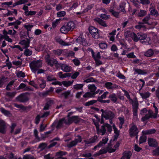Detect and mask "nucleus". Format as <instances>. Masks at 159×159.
I'll return each instance as SVG.
<instances>
[{"mask_svg":"<svg viewBox=\"0 0 159 159\" xmlns=\"http://www.w3.org/2000/svg\"><path fill=\"white\" fill-rule=\"evenodd\" d=\"M97 101V100H92L87 102L85 103L84 105L86 106H88L92 105L95 103H96Z\"/></svg>","mask_w":159,"mask_h":159,"instance_id":"obj_44","label":"nucleus"},{"mask_svg":"<svg viewBox=\"0 0 159 159\" xmlns=\"http://www.w3.org/2000/svg\"><path fill=\"white\" fill-rule=\"evenodd\" d=\"M0 111L6 116H11V114L10 111L6 110L2 107L0 108Z\"/></svg>","mask_w":159,"mask_h":159,"instance_id":"obj_27","label":"nucleus"},{"mask_svg":"<svg viewBox=\"0 0 159 159\" xmlns=\"http://www.w3.org/2000/svg\"><path fill=\"white\" fill-rule=\"evenodd\" d=\"M156 130L154 129H152L146 130L143 131L142 133L145 135L153 134L156 132Z\"/></svg>","mask_w":159,"mask_h":159,"instance_id":"obj_25","label":"nucleus"},{"mask_svg":"<svg viewBox=\"0 0 159 159\" xmlns=\"http://www.w3.org/2000/svg\"><path fill=\"white\" fill-rule=\"evenodd\" d=\"M150 19V15H148L145 17L144 19H143L142 21L144 24H148L149 25L150 23L148 22V21Z\"/></svg>","mask_w":159,"mask_h":159,"instance_id":"obj_38","label":"nucleus"},{"mask_svg":"<svg viewBox=\"0 0 159 159\" xmlns=\"http://www.w3.org/2000/svg\"><path fill=\"white\" fill-rule=\"evenodd\" d=\"M57 41L60 44L63 45V46H66V45H69V44L67 43H66L64 41L60 39H57Z\"/></svg>","mask_w":159,"mask_h":159,"instance_id":"obj_53","label":"nucleus"},{"mask_svg":"<svg viewBox=\"0 0 159 159\" xmlns=\"http://www.w3.org/2000/svg\"><path fill=\"white\" fill-rule=\"evenodd\" d=\"M147 139L146 136L144 135L141 136L139 139V144H141L146 141Z\"/></svg>","mask_w":159,"mask_h":159,"instance_id":"obj_51","label":"nucleus"},{"mask_svg":"<svg viewBox=\"0 0 159 159\" xmlns=\"http://www.w3.org/2000/svg\"><path fill=\"white\" fill-rule=\"evenodd\" d=\"M32 53V51L28 49H26L25 51L24 54L26 56H29L31 55Z\"/></svg>","mask_w":159,"mask_h":159,"instance_id":"obj_57","label":"nucleus"},{"mask_svg":"<svg viewBox=\"0 0 159 159\" xmlns=\"http://www.w3.org/2000/svg\"><path fill=\"white\" fill-rule=\"evenodd\" d=\"M109 11L114 17L116 18L119 17L120 12L116 11L112 8H110L109 10Z\"/></svg>","mask_w":159,"mask_h":159,"instance_id":"obj_29","label":"nucleus"},{"mask_svg":"<svg viewBox=\"0 0 159 159\" xmlns=\"http://www.w3.org/2000/svg\"><path fill=\"white\" fill-rule=\"evenodd\" d=\"M6 124L4 121L0 119V132L4 134L5 132Z\"/></svg>","mask_w":159,"mask_h":159,"instance_id":"obj_15","label":"nucleus"},{"mask_svg":"<svg viewBox=\"0 0 159 159\" xmlns=\"http://www.w3.org/2000/svg\"><path fill=\"white\" fill-rule=\"evenodd\" d=\"M16 76L18 78H23L25 77V74L22 71H20L16 74Z\"/></svg>","mask_w":159,"mask_h":159,"instance_id":"obj_60","label":"nucleus"},{"mask_svg":"<svg viewBox=\"0 0 159 159\" xmlns=\"http://www.w3.org/2000/svg\"><path fill=\"white\" fill-rule=\"evenodd\" d=\"M98 141V138L97 136H94L92 137L89 140L85 141V143L87 144H89L94 143Z\"/></svg>","mask_w":159,"mask_h":159,"instance_id":"obj_17","label":"nucleus"},{"mask_svg":"<svg viewBox=\"0 0 159 159\" xmlns=\"http://www.w3.org/2000/svg\"><path fill=\"white\" fill-rule=\"evenodd\" d=\"M84 82L89 83L90 82H97L98 81L95 80L93 77H90L84 81Z\"/></svg>","mask_w":159,"mask_h":159,"instance_id":"obj_52","label":"nucleus"},{"mask_svg":"<svg viewBox=\"0 0 159 159\" xmlns=\"http://www.w3.org/2000/svg\"><path fill=\"white\" fill-rule=\"evenodd\" d=\"M94 123L96 128L97 134H99L100 133H102L101 135H104L106 131V129L105 128V126L102 125L101 129H100L99 128V125L98 123Z\"/></svg>","mask_w":159,"mask_h":159,"instance_id":"obj_9","label":"nucleus"},{"mask_svg":"<svg viewBox=\"0 0 159 159\" xmlns=\"http://www.w3.org/2000/svg\"><path fill=\"white\" fill-rule=\"evenodd\" d=\"M67 153L66 152L62 151H60L58 152H57L56 153L55 156L59 158H61V157H62L61 156L66 155Z\"/></svg>","mask_w":159,"mask_h":159,"instance_id":"obj_30","label":"nucleus"},{"mask_svg":"<svg viewBox=\"0 0 159 159\" xmlns=\"http://www.w3.org/2000/svg\"><path fill=\"white\" fill-rule=\"evenodd\" d=\"M25 15L28 16L30 15H35L36 12L35 11H25Z\"/></svg>","mask_w":159,"mask_h":159,"instance_id":"obj_58","label":"nucleus"},{"mask_svg":"<svg viewBox=\"0 0 159 159\" xmlns=\"http://www.w3.org/2000/svg\"><path fill=\"white\" fill-rule=\"evenodd\" d=\"M16 93V92H7L6 93V95L10 98H13L14 97Z\"/></svg>","mask_w":159,"mask_h":159,"instance_id":"obj_54","label":"nucleus"},{"mask_svg":"<svg viewBox=\"0 0 159 159\" xmlns=\"http://www.w3.org/2000/svg\"><path fill=\"white\" fill-rule=\"evenodd\" d=\"M108 92L107 91L105 92L100 97L98 98L97 101H99V99L102 100L103 99L105 98L106 97L107 95L108 94Z\"/></svg>","mask_w":159,"mask_h":159,"instance_id":"obj_55","label":"nucleus"},{"mask_svg":"<svg viewBox=\"0 0 159 159\" xmlns=\"http://www.w3.org/2000/svg\"><path fill=\"white\" fill-rule=\"evenodd\" d=\"M126 3L124 2H121L119 5V7L118 8V9L121 11L122 12H125V5Z\"/></svg>","mask_w":159,"mask_h":159,"instance_id":"obj_32","label":"nucleus"},{"mask_svg":"<svg viewBox=\"0 0 159 159\" xmlns=\"http://www.w3.org/2000/svg\"><path fill=\"white\" fill-rule=\"evenodd\" d=\"M84 85V84H76L74 86V88L76 90L82 89Z\"/></svg>","mask_w":159,"mask_h":159,"instance_id":"obj_48","label":"nucleus"},{"mask_svg":"<svg viewBox=\"0 0 159 159\" xmlns=\"http://www.w3.org/2000/svg\"><path fill=\"white\" fill-rule=\"evenodd\" d=\"M22 159H35L34 157L30 155L27 154L23 156Z\"/></svg>","mask_w":159,"mask_h":159,"instance_id":"obj_56","label":"nucleus"},{"mask_svg":"<svg viewBox=\"0 0 159 159\" xmlns=\"http://www.w3.org/2000/svg\"><path fill=\"white\" fill-rule=\"evenodd\" d=\"M68 120H66L65 124L66 125H70L73 122V116L71 117H68Z\"/></svg>","mask_w":159,"mask_h":159,"instance_id":"obj_40","label":"nucleus"},{"mask_svg":"<svg viewBox=\"0 0 159 159\" xmlns=\"http://www.w3.org/2000/svg\"><path fill=\"white\" fill-rule=\"evenodd\" d=\"M37 82L39 84V86L42 89L44 88L46 86V83L43 79H39L37 80Z\"/></svg>","mask_w":159,"mask_h":159,"instance_id":"obj_20","label":"nucleus"},{"mask_svg":"<svg viewBox=\"0 0 159 159\" xmlns=\"http://www.w3.org/2000/svg\"><path fill=\"white\" fill-rule=\"evenodd\" d=\"M58 74L60 78L62 79L66 78L67 77H70L71 76V73H66L62 74V72H60Z\"/></svg>","mask_w":159,"mask_h":159,"instance_id":"obj_28","label":"nucleus"},{"mask_svg":"<svg viewBox=\"0 0 159 159\" xmlns=\"http://www.w3.org/2000/svg\"><path fill=\"white\" fill-rule=\"evenodd\" d=\"M134 70L136 73H137L138 74L144 75L146 74V72H144V70H141L140 69H134Z\"/></svg>","mask_w":159,"mask_h":159,"instance_id":"obj_43","label":"nucleus"},{"mask_svg":"<svg viewBox=\"0 0 159 159\" xmlns=\"http://www.w3.org/2000/svg\"><path fill=\"white\" fill-rule=\"evenodd\" d=\"M28 0H20L16 2H15L13 4V6L12 7H15L16 5L22 4H23L27 2Z\"/></svg>","mask_w":159,"mask_h":159,"instance_id":"obj_33","label":"nucleus"},{"mask_svg":"<svg viewBox=\"0 0 159 159\" xmlns=\"http://www.w3.org/2000/svg\"><path fill=\"white\" fill-rule=\"evenodd\" d=\"M77 42L80 44H82L84 46L88 45V43L87 42L86 40L84 38H82L81 37H79L76 39Z\"/></svg>","mask_w":159,"mask_h":159,"instance_id":"obj_14","label":"nucleus"},{"mask_svg":"<svg viewBox=\"0 0 159 159\" xmlns=\"http://www.w3.org/2000/svg\"><path fill=\"white\" fill-rule=\"evenodd\" d=\"M74 82V80H72V81H63L62 82V84L65 87H68L69 86L71 85Z\"/></svg>","mask_w":159,"mask_h":159,"instance_id":"obj_39","label":"nucleus"},{"mask_svg":"<svg viewBox=\"0 0 159 159\" xmlns=\"http://www.w3.org/2000/svg\"><path fill=\"white\" fill-rule=\"evenodd\" d=\"M42 61L38 60L32 61L30 64V67L32 72L35 73L39 68L42 67Z\"/></svg>","mask_w":159,"mask_h":159,"instance_id":"obj_1","label":"nucleus"},{"mask_svg":"<svg viewBox=\"0 0 159 159\" xmlns=\"http://www.w3.org/2000/svg\"><path fill=\"white\" fill-rule=\"evenodd\" d=\"M61 66V70L65 72H69L70 71L71 67L66 64H61V63L59 64V67Z\"/></svg>","mask_w":159,"mask_h":159,"instance_id":"obj_13","label":"nucleus"},{"mask_svg":"<svg viewBox=\"0 0 159 159\" xmlns=\"http://www.w3.org/2000/svg\"><path fill=\"white\" fill-rule=\"evenodd\" d=\"M123 155L125 157H126V159H129L131 156V152L128 151L127 152L124 153Z\"/></svg>","mask_w":159,"mask_h":159,"instance_id":"obj_61","label":"nucleus"},{"mask_svg":"<svg viewBox=\"0 0 159 159\" xmlns=\"http://www.w3.org/2000/svg\"><path fill=\"white\" fill-rule=\"evenodd\" d=\"M154 54V52L152 49H149L144 53L145 56L148 57L152 56Z\"/></svg>","mask_w":159,"mask_h":159,"instance_id":"obj_36","label":"nucleus"},{"mask_svg":"<svg viewBox=\"0 0 159 159\" xmlns=\"http://www.w3.org/2000/svg\"><path fill=\"white\" fill-rule=\"evenodd\" d=\"M24 26L27 30V31L26 33L27 34V35L29 36L28 31H31V29L33 27V25H25Z\"/></svg>","mask_w":159,"mask_h":159,"instance_id":"obj_45","label":"nucleus"},{"mask_svg":"<svg viewBox=\"0 0 159 159\" xmlns=\"http://www.w3.org/2000/svg\"><path fill=\"white\" fill-rule=\"evenodd\" d=\"M106 87L108 89H113L117 88V86L111 82H107L105 84Z\"/></svg>","mask_w":159,"mask_h":159,"instance_id":"obj_22","label":"nucleus"},{"mask_svg":"<svg viewBox=\"0 0 159 159\" xmlns=\"http://www.w3.org/2000/svg\"><path fill=\"white\" fill-rule=\"evenodd\" d=\"M27 95H30V93L28 92L22 93L17 97L16 99L20 102H25L28 101L29 99V98Z\"/></svg>","mask_w":159,"mask_h":159,"instance_id":"obj_2","label":"nucleus"},{"mask_svg":"<svg viewBox=\"0 0 159 159\" xmlns=\"http://www.w3.org/2000/svg\"><path fill=\"white\" fill-rule=\"evenodd\" d=\"M157 115H156L155 113H154L152 110H149L148 111V113L143 117L141 120L142 121H144L150 118H156L157 117Z\"/></svg>","mask_w":159,"mask_h":159,"instance_id":"obj_4","label":"nucleus"},{"mask_svg":"<svg viewBox=\"0 0 159 159\" xmlns=\"http://www.w3.org/2000/svg\"><path fill=\"white\" fill-rule=\"evenodd\" d=\"M65 121L66 120L64 118L60 119L58 122L56 126V128L58 129L63 127L64 123L65 124Z\"/></svg>","mask_w":159,"mask_h":159,"instance_id":"obj_19","label":"nucleus"},{"mask_svg":"<svg viewBox=\"0 0 159 159\" xmlns=\"http://www.w3.org/2000/svg\"><path fill=\"white\" fill-rule=\"evenodd\" d=\"M89 30L90 34L92 37L95 39L99 38V34L98 33V30L93 26H90L89 28Z\"/></svg>","mask_w":159,"mask_h":159,"instance_id":"obj_3","label":"nucleus"},{"mask_svg":"<svg viewBox=\"0 0 159 159\" xmlns=\"http://www.w3.org/2000/svg\"><path fill=\"white\" fill-rule=\"evenodd\" d=\"M70 94V91H68L62 93L61 95L59 96L61 98L63 96H64V98L66 99L67 98L68 96Z\"/></svg>","mask_w":159,"mask_h":159,"instance_id":"obj_35","label":"nucleus"},{"mask_svg":"<svg viewBox=\"0 0 159 159\" xmlns=\"http://www.w3.org/2000/svg\"><path fill=\"white\" fill-rule=\"evenodd\" d=\"M129 134L131 137L135 136V135L138 134L139 131L137 126L134 124H132L130 128Z\"/></svg>","mask_w":159,"mask_h":159,"instance_id":"obj_5","label":"nucleus"},{"mask_svg":"<svg viewBox=\"0 0 159 159\" xmlns=\"http://www.w3.org/2000/svg\"><path fill=\"white\" fill-rule=\"evenodd\" d=\"M60 30L61 33L63 34H66L70 31L65 24L61 27Z\"/></svg>","mask_w":159,"mask_h":159,"instance_id":"obj_26","label":"nucleus"},{"mask_svg":"<svg viewBox=\"0 0 159 159\" xmlns=\"http://www.w3.org/2000/svg\"><path fill=\"white\" fill-rule=\"evenodd\" d=\"M100 17L103 19L106 20L109 18L110 16L105 14H102L100 15Z\"/></svg>","mask_w":159,"mask_h":159,"instance_id":"obj_64","label":"nucleus"},{"mask_svg":"<svg viewBox=\"0 0 159 159\" xmlns=\"http://www.w3.org/2000/svg\"><path fill=\"white\" fill-rule=\"evenodd\" d=\"M140 95L143 99H146L149 97L150 93L148 92H146L144 93H140Z\"/></svg>","mask_w":159,"mask_h":159,"instance_id":"obj_37","label":"nucleus"},{"mask_svg":"<svg viewBox=\"0 0 159 159\" xmlns=\"http://www.w3.org/2000/svg\"><path fill=\"white\" fill-rule=\"evenodd\" d=\"M47 146V144L46 143H40L38 147V149H40L41 151H42Z\"/></svg>","mask_w":159,"mask_h":159,"instance_id":"obj_41","label":"nucleus"},{"mask_svg":"<svg viewBox=\"0 0 159 159\" xmlns=\"http://www.w3.org/2000/svg\"><path fill=\"white\" fill-rule=\"evenodd\" d=\"M78 139H75L67 144V147L69 148H71L75 146L78 142H81L82 141L81 137L80 135L77 136Z\"/></svg>","mask_w":159,"mask_h":159,"instance_id":"obj_10","label":"nucleus"},{"mask_svg":"<svg viewBox=\"0 0 159 159\" xmlns=\"http://www.w3.org/2000/svg\"><path fill=\"white\" fill-rule=\"evenodd\" d=\"M131 101L133 107V115L134 116H137L138 108L139 105L138 101L136 98L134 100L131 99Z\"/></svg>","mask_w":159,"mask_h":159,"instance_id":"obj_6","label":"nucleus"},{"mask_svg":"<svg viewBox=\"0 0 159 159\" xmlns=\"http://www.w3.org/2000/svg\"><path fill=\"white\" fill-rule=\"evenodd\" d=\"M150 14L155 16H157L158 15V13L157 11L155 9H153L151 11Z\"/></svg>","mask_w":159,"mask_h":159,"instance_id":"obj_49","label":"nucleus"},{"mask_svg":"<svg viewBox=\"0 0 159 159\" xmlns=\"http://www.w3.org/2000/svg\"><path fill=\"white\" fill-rule=\"evenodd\" d=\"M146 38H147V36L146 34L143 33H138L137 34H135L134 41L135 42H138L139 40L141 41L142 40L146 39Z\"/></svg>","mask_w":159,"mask_h":159,"instance_id":"obj_7","label":"nucleus"},{"mask_svg":"<svg viewBox=\"0 0 159 159\" xmlns=\"http://www.w3.org/2000/svg\"><path fill=\"white\" fill-rule=\"evenodd\" d=\"M146 14V11L141 10L138 13V16L139 17H143Z\"/></svg>","mask_w":159,"mask_h":159,"instance_id":"obj_47","label":"nucleus"},{"mask_svg":"<svg viewBox=\"0 0 159 159\" xmlns=\"http://www.w3.org/2000/svg\"><path fill=\"white\" fill-rule=\"evenodd\" d=\"M44 158L45 159H53L54 157L52 156V154L49 153L44 156Z\"/></svg>","mask_w":159,"mask_h":159,"instance_id":"obj_63","label":"nucleus"},{"mask_svg":"<svg viewBox=\"0 0 159 159\" xmlns=\"http://www.w3.org/2000/svg\"><path fill=\"white\" fill-rule=\"evenodd\" d=\"M125 37L126 38L131 37L134 40L135 33L134 32H132L130 31H127L124 33Z\"/></svg>","mask_w":159,"mask_h":159,"instance_id":"obj_18","label":"nucleus"},{"mask_svg":"<svg viewBox=\"0 0 159 159\" xmlns=\"http://www.w3.org/2000/svg\"><path fill=\"white\" fill-rule=\"evenodd\" d=\"M95 21L98 22L100 25L104 27L107 26L105 22L99 18H96L94 19Z\"/></svg>","mask_w":159,"mask_h":159,"instance_id":"obj_23","label":"nucleus"},{"mask_svg":"<svg viewBox=\"0 0 159 159\" xmlns=\"http://www.w3.org/2000/svg\"><path fill=\"white\" fill-rule=\"evenodd\" d=\"M30 40L29 39H27L26 40L23 39L19 43L22 45H24L25 48H27L29 46Z\"/></svg>","mask_w":159,"mask_h":159,"instance_id":"obj_21","label":"nucleus"},{"mask_svg":"<svg viewBox=\"0 0 159 159\" xmlns=\"http://www.w3.org/2000/svg\"><path fill=\"white\" fill-rule=\"evenodd\" d=\"M92 57H93L95 61L100 59L101 58L100 53L99 52H98L96 56L94 55V53L93 51L92 52Z\"/></svg>","mask_w":159,"mask_h":159,"instance_id":"obj_34","label":"nucleus"},{"mask_svg":"<svg viewBox=\"0 0 159 159\" xmlns=\"http://www.w3.org/2000/svg\"><path fill=\"white\" fill-rule=\"evenodd\" d=\"M152 154L154 156H159V146L153 150Z\"/></svg>","mask_w":159,"mask_h":159,"instance_id":"obj_46","label":"nucleus"},{"mask_svg":"<svg viewBox=\"0 0 159 159\" xmlns=\"http://www.w3.org/2000/svg\"><path fill=\"white\" fill-rule=\"evenodd\" d=\"M105 126V128L107 127V131L111 133L112 130V127L111 125L107 123H106L104 125Z\"/></svg>","mask_w":159,"mask_h":159,"instance_id":"obj_62","label":"nucleus"},{"mask_svg":"<svg viewBox=\"0 0 159 159\" xmlns=\"http://www.w3.org/2000/svg\"><path fill=\"white\" fill-rule=\"evenodd\" d=\"M83 96L84 98H91L94 97V95H93V93H91L89 92H87L85 93Z\"/></svg>","mask_w":159,"mask_h":159,"instance_id":"obj_50","label":"nucleus"},{"mask_svg":"<svg viewBox=\"0 0 159 159\" xmlns=\"http://www.w3.org/2000/svg\"><path fill=\"white\" fill-rule=\"evenodd\" d=\"M149 145L151 147H156L157 145V143L155 139L151 138H148Z\"/></svg>","mask_w":159,"mask_h":159,"instance_id":"obj_16","label":"nucleus"},{"mask_svg":"<svg viewBox=\"0 0 159 159\" xmlns=\"http://www.w3.org/2000/svg\"><path fill=\"white\" fill-rule=\"evenodd\" d=\"M109 98L112 101L114 102H116L117 100V98L116 96V95L114 93L110 94L109 95Z\"/></svg>","mask_w":159,"mask_h":159,"instance_id":"obj_31","label":"nucleus"},{"mask_svg":"<svg viewBox=\"0 0 159 159\" xmlns=\"http://www.w3.org/2000/svg\"><path fill=\"white\" fill-rule=\"evenodd\" d=\"M46 62L48 65L51 67L54 64H55L56 66L59 67V64H60V63H58V61L56 59H50L49 56H48L47 57Z\"/></svg>","mask_w":159,"mask_h":159,"instance_id":"obj_8","label":"nucleus"},{"mask_svg":"<svg viewBox=\"0 0 159 159\" xmlns=\"http://www.w3.org/2000/svg\"><path fill=\"white\" fill-rule=\"evenodd\" d=\"M54 104V101L50 98L47 99L46 103L45 104L43 110H47L49 109V108L52 104Z\"/></svg>","mask_w":159,"mask_h":159,"instance_id":"obj_12","label":"nucleus"},{"mask_svg":"<svg viewBox=\"0 0 159 159\" xmlns=\"http://www.w3.org/2000/svg\"><path fill=\"white\" fill-rule=\"evenodd\" d=\"M88 88L90 90L91 92L93 93L97 89L96 87L94 84L88 85Z\"/></svg>","mask_w":159,"mask_h":159,"instance_id":"obj_42","label":"nucleus"},{"mask_svg":"<svg viewBox=\"0 0 159 159\" xmlns=\"http://www.w3.org/2000/svg\"><path fill=\"white\" fill-rule=\"evenodd\" d=\"M115 114L110 110H105V115L104 117L106 119L111 120L115 117Z\"/></svg>","mask_w":159,"mask_h":159,"instance_id":"obj_11","label":"nucleus"},{"mask_svg":"<svg viewBox=\"0 0 159 159\" xmlns=\"http://www.w3.org/2000/svg\"><path fill=\"white\" fill-rule=\"evenodd\" d=\"M70 31L73 30L75 27V24L72 21H70L65 24Z\"/></svg>","mask_w":159,"mask_h":159,"instance_id":"obj_24","label":"nucleus"},{"mask_svg":"<svg viewBox=\"0 0 159 159\" xmlns=\"http://www.w3.org/2000/svg\"><path fill=\"white\" fill-rule=\"evenodd\" d=\"M47 79L48 81H51L53 80H56L57 79L54 77L53 75H48L47 76Z\"/></svg>","mask_w":159,"mask_h":159,"instance_id":"obj_59","label":"nucleus"}]
</instances>
